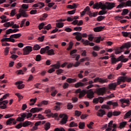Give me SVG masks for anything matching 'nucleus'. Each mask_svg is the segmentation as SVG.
<instances>
[{
  "label": "nucleus",
  "instance_id": "1",
  "mask_svg": "<svg viewBox=\"0 0 131 131\" xmlns=\"http://www.w3.org/2000/svg\"><path fill=\"white\" fill-rule=\"evenodd\" d=\"M115 8V3L111 2H106L105 5L102 2L96 3L93 5V9H101V10H112Z\"/></svg>",
  "mask_w": 131,
  "mask_h": 131
},
{
  "label": "nucleus",
  "instance_id": "2",
  "mask_svg": "<svg viewBox=\"0 0 131 131\" xmlns=\"http://www.w3.org/2000/svg\"><path fill=\"white\" fill-rule=\"evenodd\" d=\"M8 97H9V94H5L0 98V109L4 110L7 108V105H8L9 101L4 100H6Z\"/></svg>",
  "mask_w": 131,
  "mask_h": 131
},
{
  "label": "nucleus",
  "instance_id": "3",
  "mask_svg": "<svg viewBox=\"0 0 131 131\" xmlns=\"http://www.w3.org/2000/svg\"><path fill=\"white\" fill-rule=\"evenodd\" d=\"M26 10H24L23 9H19L18 11V13L16 14V19H20L21 17H23L24 18H28L29 17V15L26 13Z\"/></svg>",
  "mask_w": 131,
  "mask_h": 131
},
{
  "label": "nucleus",
  "instance_id": "4",
  "mask_svg": "<svg viewBox=\"0 0 131 131\" xmlns=\"http://www.w3.org/2000/svg\"><path fill=\"white\" fill-rule=\"evenodd\" d=\"M73 35L76 36V39H77L78 41H80V40L82 39V37H88V34H82L81 33L78 32L74 33Z\"/></svg>",
  "mask_w": 131,
  "mask_h": 131
},
{
  "label": "nucleus",
  "instance_id": "5",
  "mask_svg": "<svg viewBox=\"0 0 131 131\" xmlns=\"http://www.w3.org/2000/svg\"><path fill=\"white\" fill-rule=\"evenodd\" d=\"M130 82L131 78L127 76H120L118 78V83L120 84L121 82Z\"/></svg>",
  "mask_w": 131,
  "mask_h": 131
},
{
  "label": "nucleus",
  "instance_id": "6",
  "mask_svg": "<svg viewBox=\"0 0 131 131\" xmlns=\"http://www.w3.org/2000/svg\"><path fill=\"white\" fill-rule=\"evenodd\" d=\"M86 12H88V15H89L90 18H93V17H97L98 15V12H92V11H90V7L87 6L84 9Z\"/></svg>",
  "mask_w": 131,
  "mask_h": 131
},
{
  "label": "nucleus",
  "instance_id": "7",
  "mask_svg": "<svg viewBox=\"0 0 131 131\" xmlns=\"http://www.w3.org/2000/svg\"><path fill=\"white\" fill-rule=\"evenodd\" d=\"M60 118H62L60 120V123L61 124H65L67 123V121H68V116L65 114H61L59 115Z\"/></svg>",
  "mask_w": 131,
  "mask_h": 131
},
{
  "label": "nucleus",
  "instance_id": "8",
  "mask_svg": "<svg viewBox=\"0 0 131 131\" xmlns=\"http://www.w3.org/2000/svg\"><path fill=\"white\" fill-rule=\"evenodd\" d=\"M123 59H124V56H123V55L119 56L117 59L114 57V56H112L111 58L112 64H116L117 62H119V61H122Z\"/></svg>",
  "mask_w": 131,
  "mask_h": 131
},
{
  "label": "nucleus",
  "instance_id": "9",
  "mask_svg": "<svg viewBox=\"0 0 131 131\" xmlns=\"http://www.w3.org/2000/svg\"><path fill=\"white\" fill-rule=\"evenodd\" d=\"M96 93L98 96H104V94L106 93V88L103 87L97 89Z\"/></svg>",
  "mask_w": 131,
  "mask_h": 131
},
{
  "label": "nucleus",
  "instance_id": "10",
  "mask_svg": "<svg viewBox=\"0 0 131 131\" xmlns=\"http://www.w3.org/2000/svg\"><path fill=\"white\" fill-rule=\"evenodd\" d=\"M24 53L25 55H29L30 53L32 52V47L31 46H26L23 49Z\"/></svg>",
  "mask_w": 131,
  "mask_h": 131
},
{
  "label": "nucleus",
  "instance_id": "11",
  "mask_svg": "<svg viewBox=\"0 0 131 131\" xmlns=\"http://www.w3.org/2000/svg\"><path fill=\"white\" fill-rule=\"evenodd\" d=\"M17 123V121L15 119V118H10L6 121V124L7 125H11L13 124V125H15Z\"/></svg>",
  "mask_w": 131,
  "mask_h": 131
},
{
  "label": "nucleus",
  "instance_id": "12",
  "mask_svg": "<svg viewBox=\"0 0 131 131\" xmlns=\"http://www.w3.org/2000/svg\"><path fill=\"white\" fill-rule=\"evenodd\" d=\"M100 82V83H105L106 82H108V80L107 79H102L100 77H96L94 79V82Z\"/></svg>",
  "mask_w": 131,
  "mask_h": 131
},
{
  "label": "nucleus",
  "instance_id": "13",
  "mask_svg": "<svg viewBox=\"0 0 131 131\" xmlns=\"http://www.w3.org/2000/svg\"><path fill=\"white\" fill-rule=\"evenodd\" d=\"M119 84H118V79L117 83L115 82V83H110L108 85V88L110 89V90H113V91H115L116 89V86H117V85H119Z\"/></svg>",
  "mask_w": 131,
  "mask_h": 131
},
{
  "label": "nucleus",
  "instance_id": "14",
  "mask_svg": "<svg viewBox=\"0 0 131 131\" xmlns=\"http://www.w3.org/2000/svg\"><path fill=\"white\" fill-rule=\"evenodd\" d=\"M19 115L20 117H18L16 119V121L21 122L23 121L24 120H25V117H26L27 114L26 113H22V114H20Z\"/></svg>",
  "mask_w": 131,
  "mask_h": 131
},
{
  "label": "nucleus",
  "instance_id": "15",
  "mask_svg": "<svg viewBox=\"0 0 131 131\" xmlns=\"http://www.w3.org/2000/svg\"><path fill=\"white\" fill-rule=\"evenodd\" d=\"M23 83V81H18L15 82V85L17 86V89L18 90H21L22 89H24V87L25 86V85Z\"/></svg>",
  "mask_w": 131,
  "mask_h": 131
},
{
  "label": "nucleus",
  "instance_id": "16",
  "mask_svg": "<svg viewBox=\"0 0 131 131\" xmlns=\"http://www.w3.org/2000/svg\"><path fill=\"white\" fill-rule=\"evenodd\" d=\"M1 42H4L5 41H9L10 42H15L16 40L14 38H11V36L9 38H3L1 40Z\"/></svg>",
  "mask_w": 131,
  "mask_h": 131
},
{
  "label": "nucleus",
  "instance_id": "17",
  "mask_svg": "<svg viewBox=\"0 0 131 131\" xmlns=\"http://www.w3.org/2000/svg\"><path fill=\"white\" fill-rule=\"evenodd\" d=\"M106 104L109 105L110 106L112 105L113 109H115L116 107H118V102H114L112 101H108Z\"/></svg>",
  "mask_w": 131,
  "mask_h": 131
},
{
  "label": "nucleus",
  "instance_id": "18",
  "mask_svg": "<svg viewBox=\"0 0 131 131\" xmlns=\"http://www.w3.org/2000/svg\"><path fill=\"white\" fill-rule=\"evenodd\" d=\"M97 116L99 117H103V115H106V112L102 109H100L97 113H96Z\"/></svg>",
  "mask_w": 131,
  "mask_h": 131
},
{
  "label": "nucleus",
  "instance_id": "19",
  "mask_svg": "<svg viewBox=\"0 0 131 131\" xmlns=\"http://www.w3.org/2000/svg\"><path fill=\"white\" fill-rule=\"evenodd\" d=\"M120 102H121V104H126V106H129V99H120Z\"/></svg>",
  "mask_w": 131,
  "mask_h": 131
},
{
  "label": "nucleus",
  "instance_id": "20",
  "mask_svg": "<svg viewBox=\"0 0 131 131\" xmlns=\"http://www.w3.org/2000/svg\"><path fill=\"white\" fill-rule=\"evenodd\" d=\"M42 122V124H43L45 123H46V121H39L38 122H36L35 123V126H34L33 127V130H36V129H37V126H38V125H39V124H40V123H41Z\"/></svg>",
  "mask_w": 131,
  "mask_h": 131
},
{
  "label": "nucleus",
  "instance_id": "21",
  "mask_svg": "<svg viewBox=\"0 0 131 131\" xmlns=\"http://www.w3.org/2000/svg\"><path fill=\"white\" fill-rule=\"evenodd\" d=\"M49 50H50V47L49 46H46L44 48H41L40 50V54H41V55H42L43 54H45L46 52L49 51Z\"/></svg>",
  "mask_w": 131,
  "mask_h": 131
},
{
  "label": "nucleus",
  "instance_id": "22",
  "mask_svg": "<svg viewBox=\"0 0 131 131\" xmlns=\"http://www.w3.org/2000/svg\"><path fill=\"white\" fill-rule=\"evenodd\" d=\"M21 36H22V34H21V33H18V34H12L11 35H10V38H19L20 37H21Z\"/></svg>",
  "mask_w": 131,
  "mask_h": 131
},
{
  "label": "nucleus",
  "instance_id": "23",
  "mask_svg": "<svg viewBox=\"0 0 131 131\" xmlns=\"http://www.w3.org/2000/svg\"><path fill=\"white\" fill-rule=\"evenodd\" d=\"M104 29V27L103 26H99L97 27L94 28V31L95 32H100V31H102Z\"/></svg>",
  "mask_w": 131,
  "mask_h": 131
},
{
  "label": "nucleus",
  "instance_id": "24",
  "mask_svg": "<svg viewBox=\"0 0 131 131\" xmlns=\"http://www.w3.org/2000/svg\"><path fill=\"white\" fill-rule=\"evenodd\" d=\"M47 117H52L53 118H55L57 119V117H58V113H51L50 114H48L46 115Z\"/></svg>",
  "mask_w": 131,
  "mask_h": 131
},
{
  "label": "nucleus",
  "instance_id": "25",
  "mask_svg": "<svg viewBox=\"0 0 131 131\" xmlns=\"http://www.w3.org/2000/svg\"><path fill=\"white\" fill-rule=\"evenodd\" d=\"M13 25H14V21L6 22L4 24V27H11Z\"/></svg>",
  "mask_w": 131,
  "mask_h": 131
},
{
  "label": "nucleus",
  "instance_id": "26",
  "mask_svg": "<svg viewBox=\"0 0 131 131\" xmlns=\"http://www.w3.org/2000/svg\"><path fill=\"white\" fill-rule=\"evenodd\" d=\"M104 40V38H102L101 36L99 37H96L94 38V41L95 42H97V43H99V42H100V41H103Z\"/></svg>",
  "mask_w": 131,
  "mask_h": 131
},
{
  "label": "nucleus",
  "instance_id": "27",
  "mask_svg": "<svg viewBox=\"0 0 131 131\" xmlns=\"http://www.w3.org/2000/svg\"><path fill=\"white\" fill-rule=\"evenodd\" d=\"M51 66L54 68V69H59L61 67V64H60V62L57 61V63L52 64Z\"/></svg>",
  "mask_w": 131,
  "mask_h": 131
},
{
  "label": "nucleus",
  "instance_id": "28",
  "mask_svg": "<svg viewBox=\"0 0 131 131\" xmlns=\"http://www.w3.org/2000/svg\"><path fill=\"white\" fill-rule=\"evenodd\" d=\"M1 19H2L1 23H5L9 21V18H7V16L6 15H2L0 17Z\"/></svg>",
  "mask_w": 131,
  "mask_h": 131
},
{
  "label": "nucleus",
  "instance_id": "29",
  "mask_svg": "<svg viewBox=\"0 0 131 131\" xmlns=\"http://www.w3.org/2000/svg\"><path fill=\"white\" fill-rule=\"evenodd\" d=\"M84 85H85V83H82L81 82H79L75 84V88L77 89L78 88H80V86H83Z\"/></svg>",
  "mask_w": 131,
  "mask_h": 131
},
{
  "label": "nucleus",
  "instance_id": "30",
  "mask_svg": "<svg viewBox=\"0 0 131 131\" xmlns=\"http://www.w3.org/2000/svg\"><path fill=\"white\" fill-rule=\"evenodd\" d=\"M94 95H95L94 92L90 91L87 94V98L89 99H93V98H94Z\"/></svg>",
  "mask_w": 131,
  "mask_h": 131
},
{
  "label": "nucleus",
  "instance_id": "31",
  "mask_svg": "<svg viewBox=\"0 0 131 131\" xmlns=\"http://www.w3.org/2000/svg\"><path fill=\"white\" fill-rule=\"evenodd\" d=\"M56 26L57 28H62L64 27V23H57L56 24Z\"/></svg>",
  "mask_w": 131,
  "mask_h": 131
},
{
  "label": "nucleus",
  "instance_id": "32",
  "mask_svg": "<svg viewBox=\"0 0 131 131\" xmlns=\"http://www.w3.org/2000/svg\"><path fill=\"white\" fill-rule=\"evenodd\" d=\"M51 127V124L50 122H47L45 124V130H49Z\"/></svg>",
  "mask_w": 131,
  "mask_h": 131
},
{
  "label": "nucleus",
  "instance_id": "33",
  "mask_svg": "<svg viewBox=\"0 0 131 131\" xmlns=\"http://www.w3.org/2000/svg\"><path fill=\"white\" fill-rule=\"evenodd\" d=\"M84 126H85V123H84V122H80L79 123V128H80V129H83Z\"/></svg>",
  "mask_w": 131,
  "mask_h": 131
},
{
  "label": "nucleus",
  "instance_id": "34",
  "mask_svg": "<svg viewBox=\"0 0 131 131\" xmlns=\"http://www.w3.org/2000/svg\"><path fill=\"white\" fill-rule=\"evenodd\" d=\"M77 126H78L77 123L74 121H72L69 124L70 127H76Z\"/></svg>",
  "mask_w": 131,
  "mask_h": 131
},
{
  "label": "nucleus",
  "instance_id": "35",
  "mask_svg": "<svg viewBox=\"0 0 131 131\" xmlns=\"http://www.w3.org/2000/svg\"><path fill=\"white\" fill-rule=\"evenodd\" d=\"M67 82H69V83H73L76 81V79L74 78H68L67 80Z\"/></svg>",
  "mask_w": 131,
  "mask_h": 131
},
{
  "label": "nucleus",
  "instance_id": "36",
  "mask_svg": "<svg viewBox=\"0 0 131 131\" xmlns=\"http://www.w3.org/2000/svg\"><path fill=\"white\" fill-rule=\"evenodd\" d=\"M31 124V122L28 121H26L25 122L23 123V127H26L28 126V125H30Z\"/></svg>",
  "mask_w": 131,
  "mask_h": 131
},
{
  "label": "nucleus",
  "instance_id": "37",
  "mask_svg": "<svg viewBox=\"0 0 131 131\" xmlns=\"http://www.w3.org/2000/svg\"><path fill=\"white\" fill-rule=\"evenodd\" d=\"M48 17V14L47 13H44L42 15V17H40L39 20L40 21H45L46 19V18Z\"/></svg>",
  "mask_w": 131,
  "mask_h": 131
},
{
  "label": "nucleus",
  "instance_id": "38",
  "mask_svg": "<svg viewBox=\"0 0 131 131\" xmlns=\"http://www.w3.org/2000/svg\"><path fill=\"white\" fill-rule=\"evenodd\" d=\"M47 54L49 56H51V55H55V52H54L53 49L48 50L47 51Z\"/></svg>",
  "mask_w": 131,
  "mask_h": 131
},
{
  "label": "nucleus",
  "instance_id": "39",
  "mask_svg": "<svg viewBox=\"0 0 131 131\" xmlns=\"http://www.w3.org/2000/svg\"><path fill=\"white\" fill-rule=\"evenodd\" d=\"M123 45H124V47L126 49H129V48L131 47L130 42L124 43Z\"/></svg>",
  "mask_w": 131,
  "mask_h": 131
},
{
  "label": "nucleus",
  "instance_id": "40",
  "mask_svg": "<svg viewBox=\"0 0 131 131\" xmlns=\"http://www.w3.org/2000/svg\"><path fill=\"white\" fill-rule=\"evenodd\" d=\"M114 50H115V53L116 54V55H118L121 53H122V51L120 50L119 48H116Z\"/></svg>",
  "mask_w": 131,
  "mask_h": 131
},
{
  "label": "nucleus",
  "instance_id": "41",
  "mask_svg": "<svg viewBox=\"0 0 131 131\" xmlns=\"http://www.w3.org/2000/svg\"><path fill=\"white\" fill-rule=\"evenodd\" d=\"M84 95H85V91L84 90H82L80 93L79 94V98L80 99L82 98V97H84Z\"/></svg>",
  "mask_w": 131,
  "mask_h": 131
},
{
  "label": "nucleus",
  "instance_id": "42",
  "mask_svg": "<svg viewBox=\"0 0 131 131\" xmlns=\"http://www.w3.org/2000/svg\"><path fill=\"white\" fill-rule=\"evenodd\" d=\"M128 13V9H124L123 10V11L121 13L122 16H125Z\"/></svg>",
  "mask_w": 131,
  "mask_h": 131
},
{
  "label": "nucleus",
  "instance_id": "43",
  "mask_svg": "<svg viewBox=\"0 0 131 131\" xmlns=\"http://www.w3.org/2000/svg\"><path fill=\"white\" fill-rule=\"evenodd\" d=\"M81 42H83V44L85 45V46H89L90 45V41L88 40H84L83 39H82Z\"/></svg>",
  "mask_w": 131,
  "mask_h": 131
},
{
  "label": "nucleus",
  "instance_id": "44",
  "mask_svg": "<svg viewBox=\"0 0 131 131\" xmlns=\"http://www.w3.org/2000/svg\"><path fill=\"white\" fill-rule=\"evenodd\" d=\"M16 14V9H12L10 12V16L14 17Z\"/></svg>",
  "mask_w": 131,
  "mask_h": 131
},
{
  "label": "nucleus",
  "instance_id": "45",
  "mask_svg": "<svg viewBox=\"0 0 131 131\" xmlns=\"http://www.w3.org/2000/svg\"><path fill=\"white\" fill-rule=\"evenodd\" d=\"M40 49V46L39 45H35L33 47L34 51H38Z\"/></svg>",
  "mask_w": 131,
  "mask_h": 131
},
{
  "label": "nucleus",
  "instance_id": "46",
  "mask_svg": "<svg viewBox=\"0 0 131 131\" xmlns=\"http://www.w3.org/2000/svg\"><path fill=\"white\" fill-rule=\"evenodd\" d=\"M127 123V122H122L120 123V128H123L125 126V125Z\"/></svg>",
  "mask_w": 131,
  "mask_h": 131
},
{
  "label": "nucleus",
  "instance_id": "47",
  "mask_svg": "<svg viewBox=\"0 0 131 131\" xmlns=\"http://www.w3.org/2000/svg\"><path fill=\"white\" fill-rule=\"evenodd\" d=\"M40 110H42V108H38V107H34L33 108V113H36V112H39Z\"/></svg>",
  "mask_w": 131,
  "mask_h": 131
},
{
  "label": "nucleus",
  "instance_id": "48",
  "mask_svg": "<svg viewBox=\"0 0 131 131\" xmlns=\"http://www.w3.org/2000/svg\"><path fill=\"white\" fill-rule=\"evenodd\" d=\"M104 18H105V16H103L101 15L97 17V20L98 21V22H100V21H102L103 19H104Z\"/></svg>",
  "mask_w": 131,
  "mask_h": 131
},
{
  "label": "nucleus",
  "instance_id": "49",
  "mask_svg": "<svg viewBox=\"0 0 131 131\" xmlns=\"http://www.w3.org/2000/svg\"><path fill=\"white\" fill-rule=\"evenodd\" d=\"M113 116H119L121 114V112L118 111H114L113 112Z\"/></svg>",
  "mask_w": 131,
  "mask_h": 131
},
{
  "label": "nucleus",
  "instance_id": "50",
  "mask_svg": "<svg viewBox=\"0 0 131 131\" xmlns=\"http://www.w3.org/2000/svg\"><path fill=\"white\" fill-rule=\"evenodd\" d=\"M37 62H39L40 60H41V56L40 55H37L36 56V58L35 59Z\"/></svg>",
  "mask_w": 131,
  "mask_h": 131
},
{
  "label": "nucleus",
  "instance_id": "51",
  "mask_svg": "<svg viewBox=\"0 0 131 131\" xmlns=\"http://www.w3.org/2000/svg\"><path fill=\"white\" fill-rule=\"evenodd\" d=\"M122 34L123 36H124L125 37H128L129 35V32H122Z\"/></svg>",
  "mask_w": 131,
  "mask_h": 131
},
{
  "label": "nucleus",
  "instance_id": "52",
  "mask_svg": "<svg viewBox=\"0 0 131 131\" xmlns=\"http://www.w3.org/2000/svg\"><path fill=\"white\" fill-rule=\"evenodd\" d=\"M16 73H17V74H18V75H24V72H23V70H17L16 72Z\"/></svg>",
  "mask_w": 131,
  "mask_h": 131
},
{
  "label": "nucleus",
  "instance_id": "53",
  "mask_svg": "<svg viewBox=\"0 0 131 131\" xmlns=\"http://www.w3.org/2000/svg\"><path fill=\"white\" fill-rule=\"evenodd\" d=\"M106 13V10H102L99 12L98 15H105Z\"/></svg>",
  "mask_w": 131,
  "mask_h": 131
},
{
  "label": "nucleus",
  "instance_id": "54",
  "mask_svg": "<svg viewBox=\"0 0 131 131\" xmlns=\"http://www.w3.org/2000/svg\"><path fill=\"white\" fill-rule=\"evenodd\" d=\"M44 6H45V3L42 2L38 3V7H39V9H41L42 8H43Z\"/></svg>",
  "mask_w": 131,
  "mask_h": 131
},
{
  "label": "nucleus",
  "instance_id": "55",
  "mask_svg": "<svg viewBox=\"0 0 131 131\" xmlns=\"http://www.w3.org/2000/svg\"><path fill=\"white\" fill-rule=\"evenodd\" d=\"M43 28L47 30H50V29H52V26H51V24H49L47 26H45Z\"/></svg>",
  "mask_w": 131,
  "mask_h": 131
},
{
  "label": "nucleus",
  "instance_id": "56",
  "mask_svg": "<svg viewBox=\"0 0 131 131\" xmlns=\"http://www.w3.org/2000/svg\"><path fill=\"white\" fill-rule=\"evenodd\" d=\"M73 108V105H72V104H71V103H68L67 105V109H68L69 110H70Z\"/></svg>",
  "mask_w": 131,
  "mask_h": 131
},
{
  "label": "nucleus",
  "instance_id": "57",
  "mask_svg": "<svg viewBox=\"0 0 131 131\" xmlns=\"http://www.w3.org/2000/svg\"><path fill=\"white\" fill-rule=\"evenodd\" d=\"M51 96L52 97H55L56 95H57V94H58V91L57 90H54V91H51Z\"/></svg>",
  "mask_w": 131,
  "mask_h": 131
},
{
  "label": "nucleus",
  "instance_id": "58",
  "mask_svg": "<svg viewBox=\"0 0 131 131\" xmlns=\"http://www.w3.org/2000/svg\"><path fill=\"white\" fill-rule=\"evenodd\" d=\"M15 96H17L19 100H22V99H23V96H22L20 93H16Z\"/></svg>",
  "mask_w": 131,
  "mask_h": 131
},
{
  "label": "nucleus",
  "instance_id": "59",
  "mask_svg": "<svg viewBox=\"0 0 131 131\" xmlns=\"http://www.w3.org/2000/svg\"><path fill=\"white\" fill-rule=\"evenodd\" d=\"M131 115V111H129V112H127L125 115V118H128L129 116Z\"/></svg>",
  "mask_w": 131,
  "mask_h": 131
},
{
  "label": "nucleus",
  "instance_id": "60",
  "mask_svg": "<svg viewBox=\"0 0 131 131\" xmlns=\"http://www.w3.org/2000/svg\"><path fill=\"white\" fill-rule=\"evenodd\" d=\"M63 71H64L63 70L61 69H58L57 70H56V74H57V75H59L61 74V73H63Z\"/></svg>",
  "mask_w": 131,
  "mask_h": 131
},
{
  "label": "nucleus",
  "instance_id": "61",
  "mask_svg": "<svg viewBox=\"0 0 131 131\" xmlns=\"http://www.w3.org/2000/svg\"><path fill=\"white\" fill-rule=\"evenodd\" d=\"M21 8H20V9H23V10H25V9H28V8H29V6H28V5L27 4H23L21 5Z\"/></svg>",
  "mask_w": 131,
  "mask_h": 131
},
{
  "label": "nucleus",
  "instance_id": "62",
  "mask_svg": "<svg viewBox=\"0 0 131 131\" xmlns=\"http://www.w3.org/2000/svg\"><path fill=\"white\" fill-rule=\"evenodd\" d=\"M44 26H45V23H41V24H40L38 26V28L39 30H41V29L43 28Z\"/></svg>",
  "mask_w": 131,
  "mask_h": 131
},
{
  "label": "nucleus",
  "instance_id": "63",
  "mask_svg": "<svg viewBox=\"0 0 131 131\" xmlns=\"http://www.w3.org/2000/svg\"><path fill=\"white\" fill-rule=\"evenodd\" d=\"M75 114L76 116H80V115H81V112L79 111H75Z\"/></svg>",
  "mask_w": 131,
  "mask_h": 131
},
{
  "label": "nucleus",
  "instance_id": "64",
  "mask_svg": "<svg viewBox=\"0 0 131 131\" xmlns=\"http://www.w3.org/2000/svg\"><path fill=\"white\" fill-rule=\"evenodd\" d=\"M82 28L80 27H77L74 28V30H75V31H81Z\"/></svg>",
  "mask_w": 131,
  "mask_h": 131
}]
</instances>
